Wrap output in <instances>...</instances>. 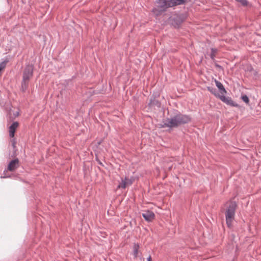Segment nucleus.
Masks as SVG:
<instances>
[{"mask_svg": "<svg viewBox=\"0 0 261 261\" xmlns=\"http://www.w3.org/2000/svg\"><path fill=\"white\" fill-rule=\"evenodd\" d=\"M158 7L160 9L159 12L156 14L158 15L161 12H164L169 7L177 5L184 4L185 0H156Z\"/></svg>", "mask_w": 261, "mask_h": 261, "instance_id": "obj_2", "label": "nucleus"}, {"mask_svg": "<svg viewBox=\"0 0 261 261\" xmlns=\"http://www.w3.org/2000/svg\"><path fill=\"white\" fill-rule=\"evenodd\" d=\"M18 115H19V112H16V113L15 114V117L18 116Z\"/></svg>", "mask_w": 261, "mask_h": 261, "instance_id": "obj_19", "label": "nucleus"}, {"mask_svg": "<svg viewBox=\"0 0 261 261\" xmlns=\"http://www.w3.org/2000/svg\"><path fill=\"white\" fill-rule=\"evenodd\" d=\"M9 62V60L8 58H6L4 61L0 63V72L5 68L7 64Z\"/></svg>", "mask_w": 261, "mask_h": 261, "instance_id": "obj_12", "label": "nucleus"}, {"mask_svg": "<svg viewBox=\"0 0 261 261\" xmlns=\"http://www.w3.org/2000/svg\"><path fill=\"white\" fill-rule=\"evenodd\" d=\"M147 261H151V257L150 256H149L148 258H147Z\"/></svg>", "mask_w": 261, "mask_h": 261, "instance_id": "obj_18", "label": "nucleus"}, {"mask_svg": "<svg viewBox=\"0 0 261 261\" xmlns=\"http://www.w3.org/2000/svg\"><path fill=\"white\" fill-rule=\"evenodd\" d=\"M127 186V182L126 181L125 178L124 179L122 178L121 181L118 185V187L119 188L125 189Z\"/></svg>", "mask_w": 261, "mask_h": 261, "instance_id": "obj_13", "label": "nucleus"}, {"mask_svg": "<svg viewBox=\"0 0 261 261\" xmlns=\"http://www.w3.org/2000/svg\"><path fill=\"white\" fill-rule=\"evenodd\" d=\"M217 52V49L216 48H211V53L210 54V57L212 60H214L216 57V54Z\"/></svg>", "mask_w": 261, "mask_h": 261, "instance_id": "obj_14", "label": "nucleus"}, {"mask_svg": "<svg viewBox=\"0 0 261 261\" xmlns=\"http://www.w3.org/2000/svg\"><path fill=\"white\" fill-rule=\"evenodd\" d=\"M219 98L221 101L228 105L236 107H237L238 106L230 97H226L224 95H221Z\"/></svg>", "mask_w": 261, "mask_h": 261, "instance_id": "obj_5", "label": "nucleus"}, {"mask_svg": "<svg viewBox=\"0 0 261 261\" xmlns=\"http://www.w3.org/2000/svg\"><path fill=\"white\" fill-rule=\"evenodd\" d=\"M207 89L208 91L214 94L215 96L219 98L221 96V94L217 92L216 88L213 87L208 86L207 87Z\"/></svg>", "mask_w": 261, "mask_h": 261, "instance_id": "obj_10", "label": "nucleus"}, {"mask_svg": "<svg viewBox=\"0 0 261 261\" xmlns=\"http://www.w3.org/2000/svg\"><path fill=\"white\" fill-rule=\"evenodd\" d=\"M237 2L240 3L243 6H246L248 5L247 0H236Z\"/></svg>", "mask_w": 261, "mask_h": 261, "instance_id": "obj_16", "label": "nucleus"}, {"mask_svg": "<svg viewBox=\"0 0 261 261\" xmlns=\"http://www.w3.org/2000/svg\"><path fill=\"white\" fill-rule=\"evenodd\" d=\"M139 245L138 244H135L133 246V255L135 258L138 256Z\"/></svg>", "mask_w": 261, "mask_h": 261, "instance_id": "obj_11", "label": "nucleus"}, {"mask_svg": "<svg viewBox=\"0 0 261 261\" xmlns=\"http://www.w3.org/2000/svg\"><path fill=\"white\" fill-rule=\"evenodd\" d=\"M19 166V160L18 159H15L12 160L9 164L8 166V170L10 171H13L17 168Z\"/></svg>", "mask_w": 261, "mask_h": 261, "instance_id": "obj_6", "label": "nucleus"}, {"mask_svg": "<svg viewBox=\"0 0 261 261\" xmlns=\"http://www.w3.org/2000/svg\"><path fill=\"white\" fill-rule=\"evenodd\" d=\"M214 81L216 86L219 89L220 92L221 94V95H225L227 93V91L223 84L220 82L217 81L216 79H215Z\"/></svg>", "mask_w": 261, "mask_h": 261, "instance_id": "obj_9", "label": "nucleus"}, {"mask_svg": "<svg viewBox=\"0 0 261 261\" xmlns=\"http://www.w3.org/2000/svg\"><path fill=\"white\" fill-rule=\"evenodd\" d=\"M19 123L18 122H14L9 127V136L11 138L14 137L15 132L18 127Z\"/></svg>", "mask_w": 261, "mask_h": 261, "instance_id": "obj_7", "label": "nucleus"}, {"mask_svg": "<svg viewBox=\"0 0 261 261\" xmlns=\"http://www.w3.org/2000/svg\"><path fill=\"white\" fill-rule=\"evenodd\" d=\"M158 11V10L156 8H154L153 9V12L154 13H156V11Z\"/></svg>", "mask_w": 261, "mask_h": 261, "instance_id": "obj_20", "label": "nucleus"}, {"mask_svg": "<svg viewBox=\"0 0 261 261\" xmlns=\"http://www.w3.org/2000/svg\"><path fill=\"white\" fill-rule=\"evenodd\" d=\"M242 100L245 102L246 104H248L249 102V99L248 97L246 95H243L241 96Z\"/></svg>", "mask_w": 261, "mask_h": 261, "instance_id": "obj_15", "label": "nucleus"}, {"mask_svg": "<svg viewBox=\"0 0 261 261\" xmlns=\"http://www.w3.org/2000/svg\"><path fill=\"white\" fill-rule=\"evenodd\" d=\"M142 217L146 221H151L154 218V214L152 211H147L142 214Z\"/></svg>", "mask_w": 261, "mask_h": 261, "instance_id": "obj_8", "label": "nucleus"}, {"mask_svg": "<svg viewBox=\"0 0 261 261\" xmlns=\"http://www.w3.org/2000/svg\"><path fill=\"white\" fill-rule=\"evenodd\" d=\"M191 120L189 115L182 114L177 112L174 116L167 119L164 122L163 127L174 128L189 123Z\"/></svg>", "mask_w": 261, "mask_h": 261, "instance_id": "obj_1", "label": "nucleus"}, {"mask_svg": "<svg viewBox=\"0 0 261 261\" xmlns=\"http://www.w3.org/2000/svg\"><path fill=\"white\" fill-rule=\"evenodd\" d=\"M125 179L127 182V185H131L132 184V181H131L130 179H129L128 178H127L126 177H125Z\"/></svg>", "mask_w": 261, "mask_h": 261, "instance_id": "obj_17", "label": "nucleus"}, {"mask_svg": "<svg viewBox=\"0 0 261 261\" xmlns=\"http://www.w3.org/2000/svg\"><path fill=\"white\" fill-rule=\"evenodd\" d=\"M1 178H6V177H7V176H1Z\"/></svg>", "mask_w": 261, "mask_h": 261, "instance_id": "obj_21", "label": "nucleus"}, {"mask_svg": "<svg viewBox=\"0 0 261 261\" xmlns=\"http://www.w3.org/2000/svg\"><path fill=\"white\" fill-rule=\"evenodd\" d=\"M151 103H152V100H150V102L149 105H151Z\"/></svg>", "mask_w": 261, "mask_h": 261, "instance_id": "obj_22", "label": "nucleus"}, {"mask_svg": "<svg viewBox=\"0 0 261 261\" xmlns=\"http://www.w3.org/2000/svg\"><path fill=\"white\" fill-rule=\"evenodd\" d=\"M34 66L33 65H27L23 71L22 81L21 82V89L24 92L28 88L30 79L33 75Z\"/></svg>", "mask_w": 261, "mask_h": 261, "instance_id": "obj_3", "label": "nucleus"}, {"mask_svg": "<svg viewBox=\"0 0 261 261\" xmlns=\"http://www.w3.org/2000/svg\"><path fill=\"white\" fill-rule=\"evenodd\" d=\"M236 207L237 204L236 202L230 201L229 202V205L225 213L226 222L229 227L231 226L232 222L234 220Z\"/></svg>", "mask_w": 261, "mask_h": 261, "instance_id": "obj_4", "label": "nucleus"}]
</instances>
